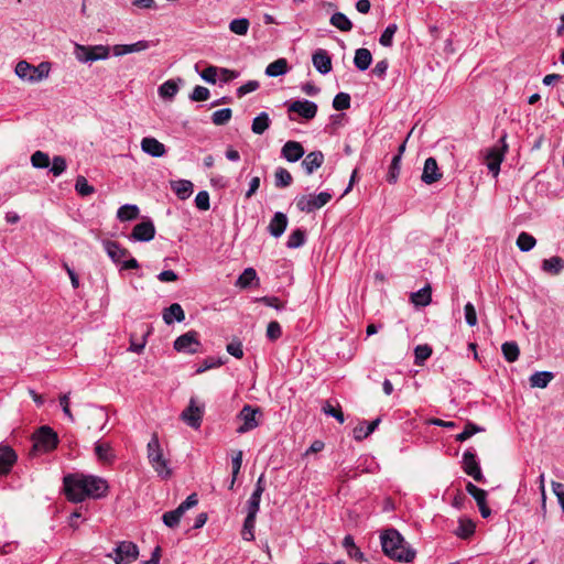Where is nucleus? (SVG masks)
<instances>
[{"instance_id":"1","label":"nucleus","mask_w":564,"mask_h":564,"mask_svg":"<svg viewBox=\"0 0 564 564\" xmlns=\"http://www.w3.org/2000/svg\"><path fill=\"white\" fill-rule=\"evenodd\" d=\"M64 488L68 500L82 502L89 497H104L108 491V484L97 476L74 474L64 477Z\"/></svg>"},{"instance_id":"2","label":"nucleus","mask_w":564,"mask_h":564,"mask_svg":"<svg viewBox=\"0 0 564 564\" xmlns=\"http://www.w3.org/2000/svg\"><path fill=\"white\" fill-rule=\"evenodd\" d=\"M380 538L382 550L390 558L409 563L415 557V550L405 542L395 529L386 530Z\"/></svg>"},{"instance_id":"3","label":"nucleus","mask_w":564,"mask_h":564,"mask_svg":"<svg viewBox=\"0 0 564 564\" xmlns=\"http://www.w3.org/2000/svg\"><path fill=\"white\" fill-rule=\"evenodd\" d=\"M147 456L150 465L162 479H169L172 476L170 462L164 457L158 434H153L147 445Z\"/></svg>"},{"instance_id":"4","label":"nucleus","mask_w":564,"mask_h":564,"mask_svg":"<svg viewBox=\"0 0 564 564\" xmlns=\"http://www.w3.org/2000/svg\"><path fill=\"white\" fill-rule=\"evenodd\" d=\"M51 65L47 62H42L37 66H33L26 61H20L15 66V75L29 83H39L48 77Z\"/></svg>"},{"instance_id":"5","label":"nucleus","mask_w":564,"mask_h":564,"mask_svg":"<svg viewBox=\"0 0 564 564\" xmlns=\"http://www.w3.org/2000/svg\"><path fill=\"white\" fill-rule=\"evenodd\" d=\"M74 55L80 63L102 61L109 57V47L106 45L86 46L75 44Z\"/></svg>"},{"instance_id":"6","label":"nucleus","mask_w":564,"mask_h":564,"mask_svg":"<svg viewBox=\"0 0 564 564\" xmlns=\"http://www.w3.org/2000/svg\"><path fill=\"white\" fill-rule=\"evenodd\" d=\"M332 199V194L328 192H321L319 194H308V195H301L296 197L295 203L299 210L304 213H313L326 204L329 203Z\"/></svg>"},{"instance_id":"7","label":"nucleus","mask_w":564,"mask_h":564,"mask_svg":"<svg viewBox=\"0 0 564 564\" xmlns=\"http://www.w3.org/2000/svg\"><path fill=\"white\" fill-rule=\"evenodd\" d=\"M33 451L47 453L57 445V434L48 426H42L33 437Z\"/></svg>"},{"instance_id":"8","label":"nucleus","mask_w":564,"mask_h":564,"mask_svg":"<svg viewBox=\"0 0 564 564\" xmlns=\"http://www.w3.org/2000/svg\"><path fill=\"white\" fill-rule=\"evenodd\" d=\"M205 412L204 404L199 405L195 398H191L188 405L182 411L180 417L192 429L198 430Z\"/></svg>"},{"instance_id":"9","label":"nucleus","mask_w":564,"mask_h":564,"mask_svg":"<svg viewBox=\"0 0 564 564\" xmlns=\"http://www.w3.org/2000/svg\"><path fill=\"white\" fill-rule=\"evenodd\" d=\"M500 142L501 144L488 149L485 154V163L495 177L498 176L500 172V164L503 161L507 150L505 138H501Z\"/></svg>"},{"instance_id":"10","label":"nucleus","mask_w":564,"mask_h":564,"mask_svg":"<svg viewBox=\"0 0 564 564\" xmlns=\"http://www.w3.org/2000/svg\"><path fill=\"white\" fill-rule=\"evenodd\" d=\"M174 349L178 352L185 354H196L198 351V347L200 346V341L198 339V334L195 330H189L181 336H178L174 340Z\"/></svg>"},{"instance_id":"11","label":"nucleus","mask_w":564,"mask_h":564,"mask_svg":"<svg viewBox=\"0 0 564 564\" xmlns=\"http://www.w3.org/2000/svg\"><path fill=\"white\" fill-rule=\"evenodd\" d=\"M258 414H260L259 408H252L251 405H245L240 411L238 419L242 421V424L237 429V433L243 434L259 425V421L257 419Z\"/></svg>"},{"instance_id":"12","label":"nucleus","mask_w":564,"mask_h":564,"mask_svg":"<svg viewBox=\"0 0 564 564\" xmlns=\"http://www.w3.org/2000/svg\"><path fill=\"white\" fill-rule=\"evenodd\" d=\"M463 470L476 481H484L485 477L482 475L481 468L477 460L476 454L471 451H466L463 454Z\"/></svg>"},{"instance_id":"13","label":"nucleus","mask_w":564,"mask_h":564,"mask_svg":"<svg viewBox=\"0 0 564 564\" xmlns=\"http://www.w3.org/2000/svg\"><path fill=\"white\" fill-rule=\"evenodd\" d=\"M155 236V227L152 220L148 219L140 224H137L131 234H130V240L133 241H142L148 242L152 240Z\"/></svg>"},{"instance_id":"14","label":"nucleus","mask_w":564,"mask_h":564,"mask_svg":"<svg viewBox=\"0 0 564 564\" xmlns=\"http://www.w3.org/2000/svg\"><path fill=\"white\" fill-rule=\"evenodd\" d=\"M139 555L138 546L129 541L121 542L116 549V564L131 563Z\"/></svg>"},{"instance_id":"15","label":"nucleus","mask_w":564,"mask_h":564,"mask_svg":"<svg viewBox=\"0 0 564 564\" xmlns=\"http://www.w3.org/2000/svg\"><path fill=\"white\" fill-rule=\"evenodd\" d=\"M289 111L295 112L306 120H311L317 113V105L307 99L295 100L289 105Z\"/></svg>"},{"instance_id":"16","label":"nucleus","mask_w":564,"mask_h":564,"mask_svg":"<svg viewBox=\"0 0 564 564\" xmlns=\"http://www.w3.org/2000/svg\"><path fill=\"white\" fill-rule=\"evenodd\" d=\"M141 149L144 153L153 158H161L166 153L165 145L152 137H147L141 140Z\"/></svg>"},{"instance_id":"17","label":"nucleus","mask_w":564,"mask_h":564,"mask_svg":"<svg viewBox=\"0 0 564 564\" xmlns=\"http://www.w3.org/2000/svg\"><path fill=\"white\" fill-rule=\"evenodd\" d=\"M15 452L8 445H0V475L8 474L17 462Z\"/></svg>"},{"instance_id":"18","label":"nucleus","mask_w":564,"mask_h":564,"mask_svg":"<svg viewBox=\"0 0 564 564\" xmlns=\"http://www.w3.org/2000/svg\"><path fill=\"white\" fill-rule=\"evenodd\" d=\"M304 153L305 151L303 145L297 141L285 142L281 150L282 156L289 162L299 161Z\"/></svg>"},{"instance_id":"19","label":"nucleus","mask_w":564,"mask_h":564,"mask_svg":"<svg viewBox=\"0 0 564 564\" xmlns=\"http://www.w3.org/2000/svg\"><path fill=\"white\" fill-rule=\"evenodd\" d=\"M442 174L438 171L437 162L434 158L425 160L423 173L421 176L422 182L425 184H433L441 178Z\"/></svg>"},{"instance_id":"20","label":"nucleus","mask_w":564,"mask_h":564,"mask_svg":"<svg viewBox=\"0 0 564 564\" xmlns=\"http://www.w3.org/2000/svg\"><path fill=\"white\" fill-rule=\"evenodd\" d=\"M312 62L316 70L323 75L332 70V59L325 50H317L312 56Z\"/></svg>"},{"instance_id":"21","label":"nucleus","mask_w":564,"mask_h":564,"mask_svg":"<svg viewBox=\"0 0 564 564\" xmlns=\"http://www.w3.org/2000/svg\"><path fill=\"white\" fill-rule=\"evenodd\" d=\"M151 46V43L145 40L138 41L132 44H118L112 47V52L115 56H121L126 54H131L135 52L145 51Z\"/></svg>"},{"instance_id":"22","label":"nucleus","mask_w":564,"mask_h":564,"mask_svg":"<svg viewBox=\"0 0 564 564\" xmlns=\"http://www.w3.org/2000/svg\"><path fill=\"white\" fill-rule=\"evenodd\" d=\"M324 163V154L321 151L310 152L302 161L306 174L311 175Z\"/></svg>"},{"instance_id":"23","label":"nucleus","mask_w":564,"mask_h":564,"mask_svg":"<svg viewBox=\"0 0 564 564\" xmlns=\"http://www.w3.org/2000/svg\"><path fill=\"white\" fill-rule=\"evenodd\" d=\"M286 226H288V217L285 216V214L278 212L274 214L273 218L271 219L268 230L273 237L279 238L285 231Z\"/></svg>"},{"instance_id":"24","label":"nucleus","mask_w":564,"mask_h":564,"mask_svg":"<svg viewBox=\"0 0 564 564\" xmlns=\"http://www.w3.org/2000/svg\"><path fill=\"white\" fill-rule=\"evenodd\" d=\"M163 321L165 324L171 325L174 322H183L185 319V313L178 303H173L163 311Z\"/></svg>"},{"instance_id":"25","label":"nucleus","mask_w":564,"mask_h":564,"mask_svg":"<svg viewBox=\"0 0 564 564\" xmlns=\"http://www.w3.org/2000/svg\"><path fill=\"white\" fill-rule=\"evenodd\" d=\"M104 247L108 257L116 263L121 262L129 254L126 248H122L115 241L107 240L104 242Z\"/></svg>"},{"instance_id":"26","label":"nucleus","mask_w":564,"mask_h":564,"mask_svg":"<svg viewBox=\"0 0 564 564\" xmlns=\"http://www.w3.org/2000/svg\"><path fill=\"white\" fill-rule=\"evenodd\" d=\"M171 187L176 196L185 200L193 194V183L187 180H177L171 183Z\"/></svg>"},{"instance_id":"27","label":"nucleus","mask_w":564,"mask_h":564,"mask_svg":"<svg viewBox=\"0 0 564 564\" xmlns=\"http://www.w3.org/2000/svg\"><path fill=\"white\" fill-rule=\"evenodd\" d=\"M541 268L545 273L557 275L564 270V260L561 257L554 256L544 259Z\"/></svg>"},{"instance_id":"28","label":"nucleus","mask_w":564,"mask_h":564,"mask_svg":"<svg viewBox=\"0 0 564 564\" xmlns=\"http://www.w3.org/2000/svg\"><path fill=\"white\" fill-rule=\"evenodd\" d=\"M554 379V373L551 371H536L529 378L532 388L544 389Z\"/></svg>"},{"instance_id":"29","label":"nucleus","mask_w":564,"mask_h":564,"mask_svg":"<svg viewBox=\"0 0 564 564\" xmlns=\"http://www.w3.org/2000/svg\"><path fill=\"white\" fill-rule=\"evenodd\" d=\"M372 62L371 52L368 48H358L355 52L354 64L359 70H366L369 68Z\"/></svg>"},{"instance_id":"30","label":"nucleus","mask_w":564,"mask_h":564,"mask_svg":"<svg viewBox=\"0 0 564 564\" xmlns=\"http://www.w3.org/2000/svg\"><path fill=\"white\" fill-rule=\"evenodd\" d=\"M411 302L416 306H427L432 302V289L426 285L411 294Z\"/></svg>"},{"instance_id":"31","label":"nucleus","mask_w":564,"mask_h":564,"mask_svg":"<svg viewBox=\"0 0 564 564\" xmlns=\"http://www.w3.org/2000/svg\"><path fill=\"white\" fill-rule=\"evenodd\" d=\"M271 124V119L267 112H260L252 120L251 130L254 134L264 133Z\"/></svg>"},{"instance_id":"32","label":"nucleus","mask_w":564,"mask_h":564,"mask_svg":"<svg viewBox=\"0 0 564 564\" xmlns=\"http://www.w3.org/2000/svg\"><path fill=\"white\" fill-rule=\"evenodd\" d=\"M475 523L470 519H459L458 527L454 533L460 539H468L475 533Z\"/></svg>"},{"instance_id":"33","label":"nucleus","mask_w":564,"mask_h":564,"mask_svg":"<svg viewBox=\"0 0 564 564\" xmlns=\"http://www.w3.org/2000/svg\"><path fill=\"white\" fill-rule=\"evenodd\" d=\"M288 72V62L285 58H279L270 63L265 68V75L269 77H278Z\"/></svg>"},{"instance_id":"34","label":"nucleus","mask_w":564,"mask_h":564,"mask_svg":"<svg viewBox=\"0 0 564 564\" xmlns=\"http://www.w3.org/2000/svg\"><path fill=\"white\" fill-rule=\"evenodd\" d=\"M139 207L132 204H126L117 210V218L120 221L133 220L139 216Z\"/></svg>"},{"instance_id":"35","label":"nucleus","mask_w":564,"mask_h":564,"mask_svg":"<svg viewBox=\"0 0 564 564\" xmlns=\"http://www.w3.org/2000/svg\"><path fill=\"white\" fill-rule=\"evenodd\" d=\"M95 453L99 460L110 463L113 460L115 455L109 443L97 442L95 444Z\"/></svg>"},{"instance_id":"36","label":"nucleus","mask_w":564,"mask_h":564,"mask_svg":"<svg viewBox=\"0 0 564 564\" xmlns=\"http://www.w3.org/2000/svg\"><path fill=\"white\" fill-rule=\"evenodd\" d=\"M330 24L343 32H348L352 29L351 21L341 12H336L330 17Z\"/></svg>"},{"instance_id":"37","label":"nucleus","mask_w":564,"mask_h":564,"mask_svg":"<svg viewBox=\"0 0 564 564\" xmlns=\"http://www.w3.org/2000/svg\"><path fill=\"white\" fill-rule=\"evenodd\" d=\"M257 514L247 513L241 531L242 539L246 541L254 540V527Z\"/></svg>"},{"instance_id":"38","label":"nucleus","mask_w":564,"mask_h":564,"mask_svg":"<svg viewBox=\"0 0 564 564\" xmlns=\"http://www.w3.org/2000/svg\"><path fill=\"white\" fill-rule=\"evenodd\" d=\"M517 247L522 251V252H528L530 250H532L535 245H536V239L525 232V231H522L519 234L518 238H517Z\"/></svg>"},{"instance_id":"39","label":"nucleus","mask_w":564,"mask_h":564,"mask_svg":"<svg viewBox=\"0 0 564 564\" xmlns=\"http://www.w3.org/2000/svg\"><path fill=\"white\" fill-rule=\"evenodd\" d=\"M502 355L508 362H514L520 355L519 346L516 341H506L501 346Z\"/></svg>"},{"instance_id":"40","label":"nucleus","mask_w":564,"mask_h":564,"mask_svg":"<svg viewBox=\"0 0 564 564\" xmlns=\"http://www.w3.org/2000/svg\"><path fill=\"white\" fill-rule=\"evenodd\" d=\"M178 91V84L169 79L159 87V95L164 99H173Z\"/></svg>"},{"instance_id":"41","label":"nucleus","mask_w":564,"mask_h":564,"mask_svg":"<svg viewBox=\"0 0 564 564\" xmlns=\"http://www.w3.org/2000/svg\"><path fill=\"white\" fill-rule=\"evenodd\" d=\"M379 422H380V420L377 419V420L370 422L367 426H364V425L356 426L352 431L354 438L357 441H362L364 438L368 437L377 429Z\"/></svg>"},{"instance_id":"42","label":"nucleus","mask_w":564,"mask_h":564,"mask_svg":"<svg viewBox=\"0 0 564 564\" xmlns=\"http://www.w3.org/2000/svg\"><path fill=\"white\" fill-rule=\"evenodd\" d=\"M257 280V272L253 268H247L245 271L240 274V276L237 280V285L241 289L249 288L254 281Z\"/></svg>"},{"instance_id":"43","label":"nucleus","mask_w":564,"mask_h":564,"mask_svg":"<svg viewBox=\"0 0 564 564\" xmlns=\"http://www.w3.org/2000/svg\"><path fill=\"white\" fill-rule=\"evenodd\" d=\"M249 26L250 22L246 18L234 19L229 23V30L237 35H246Z\"/></svg>"},{"instance_id":"44","label":"nucleus","mask_w":564,"mask_h":564,"mask_svg":"<svg viewBox=\"0 0 564 564\" xmlns=\"http://www.w3.org/2000/svg\"><path fill=\"white\" fill-rule=\"evenodd\" d=\"M343 546L346 549L348 555L356 560H362L364 554L359 550V547L355 544L354 538L351 535H346L343 540Z\"/></svg>"},{"instance_id":"45","label":"nucleus","mask_w":564,"mask_h":564,"mask_svg":"<svg viewBox=\"0 0 564 564\" xmlns=\"http://www.w3.org/2000/svg\"><path fill=\"white\" fill-rule=\"evenodd\" d=\"M466 491L476 500L477 506H480V505H484L487 502L486 490L477 487L473 482H467Z\"/></svg>"},{"instance_id":"46","label":"nucleus","mask_w":564,"mask_h":564,"mask_svg":"<svg viewBox=\"0 0 564 564\" xmlns=\"http://www.w3.org/2000/svg\"><path fill=\"white\" fill-rule=\"evenodd\" d=\"M397 31L398 25L395 23L389 24L380 35L379 43L384 47H390Z\"/></svg>"},{"instance_id":"47","label":"nucleus","mask_w":564,"mask_h":564,"mask_svg":"<svg viewBox=\"0 0 564 564\" xmlns=\"http://www.w3.org/2000/svg\"><path fill=\"white\" fill-rule=\"evenodd\" d=\"M274 177L276 187H286L292 183L293 180L291 173L283 167L276 169Z\"/></svg>"},{"instance_id":"48","label":"nucleus","mask_w":564,"mask_h":564,"mask_svg":"<svg viewBox=\"0 0 564 564\" xmlns=\"http://www.w3.org/2000/svg\"><path fill=\"white\" fill-rule=\"evenodd\" d=\"M305 242V232L302 229H296L289 236L286 246L290 249L300 248Z\"/></svg>"},{"instance_id":"49","label":"nucleus","mask_w":564,"mask_h":564,"mask_svg":"<svg viewBox=\"0 0 564 564\" xmlns=\"http://www.w3.org/2000/svg\"><path fill=\"white\" fill-rule=\"evenodd\" d=\"M482 431H484V427L478 426V425H476V424H474L471 422H468L465 425L464 431L456 435V441L457 442H465L466 440L470 438L476 433H479V432H482Z\"/></svg>"},{"instance_id":"50","label":"nucleus","mask_w":564,"mask_h":564,"mask_svg":"<svg viewBox=\"0 0 564 564\" xmlns=\"http://www.w3.org/2000/svg\"><path fill=\"white\" fill-rule=\"evenodd\" d=\"M231 115L230 108H223L213 113L212 121L216 126H224L231 119Z\"/></svg>"},{"instance_id":"51","label":"nucleus","mask_w":564,"mask_h":564,"mask_svg":"<svg viewBox=\"0 0 564 564\" xmlns=\"http://www.w3.org/2000/svg\"><path fill=\"white\" fill-rule=\"evenodd\" d=\"M197 503L198 499L196 494H192L176 509H174V513H176L181 519L189 508L195 507Z\"/></svg>"},{"instance_id":"52","label":"nucleus","mask_w":564,"mask_h":564,"mask_svg":"<svg viewBox=\"0 0 564 564\" xmlns=\"http://www.w3.org/2000/svg\"><path fill=\"white\" fill-rule=\"evenodd\" d=\"M31 163L35 169H45L50 166V158L42 151H35L31 156Z\"/></svg>"},{"instance_id":"53","label":"nucleus","mask_w":564,"mask_h":564,"mask_svg":"<svg viewBox=\"0 0 564 564\" xmlns=\"http://www.w3.org/2000/svg\"><path fill=\"white\" fill-rule=\"evenodd\" d=\"M400 163H401L400 155H394L392 161H391V164H390V167H389V172L387 174V181L390 184L395 183L398 177H399V174H400Z\"/></svg>"},{"instance_id":"54","label":"nucleus","mask_w":564,"mask_h":564,"mask_svg":"<svg viewBox=\"0 0 564 564\" xmlns=\"http://www.w3.org/2000/svg\"><path fill=\"white\" fill-rule=\"evenodd\" d=\"M224 364L220 358L208 357L204 359L197 367L196 373H203L209 369L218 368Z\"/></svg>"},{"instance_id":"55","label":"nucleus","mask_w":564,"mask_h":564,"mask_svg":"<svg viewBox=\"0 0 564 564\" xmlns=\"http://www.w3.org/2000/svg\"><path fill=\"white\" fill-rule=\"evenodd\" d=\"M333 107L336 110H346L350 107V96L346 93H338L333 99Z\"/></svg>"},{"instance_id":"56","label":"nucleus","mask_w":564,"mask_h":564,"mask_svg":"<svg viewBox=\"0 0 564 564\" xmlns=\"http://www.w3.org/2000/svg\"><path fill=\"white\" fill-rule=\"evenodd\" d=\"M66 167H67V163H66L65 158H63L61 155H56L52 160V165H51L50 171L53 173L54 176H59L65 172Z\"/></svg>"},{"instance_id":"57","label":"nucleus","mask_w":564,"mask_h":564,"mask_svg":"<svg viewBox=\"0 0 564 564\" xmlns=\"http://www.w3.org/2000/svg\"><path fill=\"white\" fill-rule=\"evenodd\" d=\"M75 189L82 196H88L95 192V188L88 184L84 176H78L76 178Z\"/></svg>"},{"instance_id":"58","label":"nucleus","mask_w":564,"mask_h":564,"mask_svg":"<svg viewBox=\"0 0 564 564\" xmlns=\"http://www.w3.org/2000/svg\"><path fill=\"white\" fill-rule=\"evenodd\" d=\"M322 410L326 415L335 417L339 423L345 422V417L340 406L335 408L329 402H326L323 405Z\"/></svg>"},{"instance_id":"59","label":"nucleus","mask_w":564,"mask_h":564,"mask_svg":"<svg viewBox=\"0 0 564 564\" xmlns=\"http://www.w3.org/2000/svg\"><path fill=\"white\" fill-rule=\"evenodd\" d=\"M261 496L262 495L254 491L251 494L247 502V513L257 514L259 512Z\"/></svg>"},{"instance_id":"60","label":"nucleus","mask_w":564,"mask_h":564,"mask_svg":"<svg viewBox=\"0 0 564 564\" xmlns=\"http://www.w3.org/2000/svg\"><path fill=\"white\" fill-rule=\"evenodd\" d=\"M465 313V321L469 326H476L477 325V313L475 306L468 302L464 307Z\"/></svg>"},{"instance_id":"61","label":"nucleus","mask_w":564,"mask_h":564,"mask_svg":"<svg viewBox=\"0 0 564 564\" xmlns=\"http://www.w3.org/2000/svg\"><path fill=\"white\" fill-rule=\"evenodd\" d=\"M281 335H282L281 325L275 321L270 322L267 327L268 339L273 341V340L279 339L281 337Z\"/></svg>"},{"instance_id":"62","label":"nucleus","mask_w":564,"mask_h":564,"mask_svg":"<svg viewBox=\"0 0 564 564\" xmlns=\"http://www.w3.org/2000/svg\"><path fill=\"white\" fill-rule=\"evenodd\" d=\"M195 205L200 210H208L210 207L209 194L206 191L198 192L195 197Z\"/></svg>"},{"instance_id":"63","label":"nucleus","mask_w":564,"mask_h":564,"mask_svg":"<svg viewBox=\"0 0 564 564\" xmlns=\"http://www.w3.org/2000/svg\"><path fill=\"white\" fill-rule=\"evenodd\" d=\"M209 95L208 88L204 86H196L191 94V99L193 101H205L209 98Z\"/></svg>"},{"instance_id":"64","label":"nucleus","mask_w":564,"mask_h":564,"mask_svg":"<svg viewBox=\"0 0 564 564\" xmlns=\"http://www.w3.org/2000/svg\"><path fill=\"white\" fill-rule=\"evenodd\" d=\"M553 494L557 498V502L561 506L562 512L564 513V484L552 481L551 484Z\"/></svg>"}]
</instances>
